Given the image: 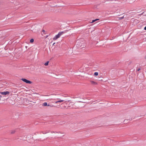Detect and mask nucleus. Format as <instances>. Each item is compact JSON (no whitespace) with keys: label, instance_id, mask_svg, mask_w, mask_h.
<instances>
[{"label":"nucleus","instance_id":"nucleus-1","mask_svg":"<svg viewBox=\"0 0 146 146\" xmlns=\"http://www.w3.org/2000/svg\"><path fill=\"white\" fill-rule=\"evenodd\" d=\"M68 31V30H66V31L64 32L62 31L59 32L57 35H56L54 36V37L53 38V39L54 40H56L57 39L59 38L61 35H62L64 33H65Z\"/></svg>","mask_w":146,"mask_h":146},{"label":"nucleus","instance_id":"nucleus-2","mask_svg":"<svg viewBox=\"0 0 146 146\" xmlns=\"http://www.w3.org/2000/svg\"><path fill=\"white\" fill-rule=\"evenodd\" d=\"M21 80L23 82H24L27 83L31 84L32 83V82L29 81L25 78H22Z\"/></svg>","mask_w":146,"mask_h":146},{"label":"nucleus","instance_id":"nucleus-3","mask_svg":"<svg viewBox=\"0 0 146 146\" xmlns=\"http://www.w3.org/2000/svg\"><path fill=\"white\" fill-rule=\"evenodd\" d=\"M90 82L91 84L93 85L94 86V85H97L98 84L96 82H94V81L90 80Z\"/></svg>","mask_w":146,"mask_h":146},{"label":"nucleus","instance_id":"nucleus-4","mask_svg":"<svg viewBox=\"0 0 146 146\" xmlns=\"http://www.w3.org/2000/svg\"><path fill=\"white\" fill-rule=\"evenodd\" d=\"M2 94L3 95H6L7 94H9V92L8 91H6L5 92H1L0 93Z\"/></svg>","mask_w":146,"mask_h":146},{"label":"nucleus","instance_id":"nucleus-5","mask_svg":"<svg viewBox=\"0 0 146 146\" xmlns=\"http://www.w3.org/2000/svg\"><path fill=\"white\" fill-rule=\"evenodd\" d=\"M43 105L42 106H49L50 105L49 104H48V105L47 103V102H44V103L42 104Z\"/></svg>","mask_w":146,"mask_h":146},{"label":"nucleus","instance_id":"nucleus-6","mask_svg":"<svg viewBox=\"0 0 146 146\" xmlns=\"http://www.w3.org/2000/svg\"><path fill=\"white\" fill-rule=\"evenodd\" d=\"M64 101V100H60V99H59V100L58 101H56L55 102L56 103H57L58 102H63Z\"/></svg>","mask_w":146,"mask_h":146},{"label":"nucleus","instance_id":"nucleus-7","mask_svg":"<svg viewBox=\"0 0 146 146\" xmlns=\"http://www.w3.org/2000/svg\"><path fill=\"white\" fill-rule=\"evenodd\" d=\"M49 132V130H47L46 131H43L42 132L43 134H45L46 133H48Z\"/></svg>","mask_w":146,"mask_h":146},{"label":"nucleus","instance_id":"nucleus-8","mask_svg":"<svg viewBox=\"0 0 146 146\" xmlns=\"http://www.w3.org/2000/svg\"><path fill=\"white\" fill-rule=\"evenodd\" d=\"M98 20H99V19H96L94 20H92V22H91V23H94V22H95V21H96Z\"/></svg>","mask_w":146,"mask_h":146},{"label":"nucleus","instance_id":"nucleus-9","mask_svg":"<svg viewBox=\"0 0 146 146\" xmlns=\"http://www.w3.org/2000/svg\"><path fill=\"white\" fill-rule=\"evenodd\" d=\"M74 98H79V96L78 95H75L74 96Z\"/></svg>","mask_w":146,"mask_h":146},{"label":"nucleus","instance_id":"nucleus-10","mask_svg":"<svg viewBox=\"0 0 146 146\" xmlns=\"http://www.w3.org/2000/svg\"><path fill=\"white\" fill-rule=\"evenodd\" d=\"M49 62L48 61L46 62L45 64L44 65L46 66H47Z\"/></svg>","mask_w":146,"mask_h":146},{"label":"nucleus","instance_id":"nucleus-11","mask_svg":"<svg viewBox=\"0 0 146 146\" xmlns=\"http://www.w3.org/2000/svg\"><path fill=\"white\" fill-rule=\"evenodd\" d=\"M98 72H96L94 73V75L95 76H97L98 75Z\"/></svg>","mask_w":146,"mask_h":146},{"label":"nucleus","instance_id":"nucleus-12","mask_svg":"<svg viewBox=\"0 0 146 146\" xmlns=\"http://www.w3.org/2000/svg\"><path fill=\"white\" fill-rule=\"evenodd\" d=\"M34 40L33 38H32V39H31V40H30V42L31 43L33 42H34Z\"/></svg>","mask_w":146,"mask_h":146},{"label":"nucleus","instance_id":"nucleus-13","mask_svg":"<svg viewBox=\"0 0 146 146\" xmlns=\"http://www.w3.org/2000/svg\"><path fill=\"white\" fill-rule=\"evenodd\" d=\"M123 18H124V16H123L122 17H119V19L120 20H121V19H123Z\"/></svg>","mask_w":146,"mask_h":146},{"label":"nucleus","instance_id":"nucleus-14","mask_svg":"<svg viewBox=\"0 0 146 146\" xmlns=\"http://www.w3.org/2000/svg\"><path fill=\"white\" fill-rule=\"evenodd\" d=\"M15 130H13L11 131V134H13L15 133Z\"/></svg>","mask_w":146,"mask_h":146},{"label":"nucleus","instance_id":"nucleus-15","mask_svg":"<svg viewBox=\"0 0 146 146\" xmlns=\"http://www.w3.org/2000/svg\"><path fill=\"white\" fill-rule=\"evenodd\" d=\"M56 131H51V132L52 133H56Z\"/></svg>","mask_w":146,"mask_h":146},{"label":"nucleus","instance_id":"nucleus-16","mask_svg":"<svg viewBox=\"0 0 146 146\" xmlns=\"http://www.w3.org/2000/svg\"><path fill=\"white\" fill-rule=\"evenodd\" d=\"M56 133H61L60 131H58V132H56Z\"/></svg>","mask_w":146,"mask_h":146},{"label":"nucleus","instance_id":"nucleus-17","mask_svg":"<svg viewBox=\"0 0 146 146\" xmlns=\"http://www.w3.org/2000/svg\"><path fill=\"white\" fill-rule=\"evenodd\" d=\"M144 29L146 30V26L144 27Z\"/></svg>","mask_w":146,"mask_h":146},{"label":"nucleus","instance_id":"nucleus-18","mask_svg":"<svg viewBox=\"0 0 146 146\" xmlns=\"http://www.w3.org/2000/svg\"><path fill=\"white\" fill-rule=\"evenodd\" d=\"M140 70V68H138V69H137V71H139V70Z\"/></svg>","mask_w":146,"mask_h":146},{"label":"nucleus","instance_id":"nucleus-19","mask_svg":"<svg viewBox=\"0 0 146 146\" xmlns=\"http://www.w3.org/2000/svg\"><path fill=\"white\" fill-rule=\"evenodd\" d=\"M144 58L145 59H146V55L145 56Z\"/></svg>","mask_w":146,"mask_h":146},{"label":"nucleus","instance_id":"nucleus-20","mask_svg":"<svg viewBox=\"0 0 146 146\" xmlns=\"http://www.w3.org/2000/svg\"><path fill=\"white\" fill-rule=\"evenodd\" d=\"M55 42H54V43H53V44H52L53 46L54 45V44H55Z\"/></svg>","mask_w":146,"mask_h":146},{"label":"nucleus","instance_id":"nucleus-21","mask_svg":"<svg viewBox=\"0 0 146 146\" xmlns=\"http://www.w3.org/2000/svg\"><path fill=\"white\" fill-rule=\"evenodd\" d=\"M80 44H82V43H80L79 44H80Z\"/></svg>","mask_w":146,"mask_h":146},{"label":"nucleus","instance_id":"nucleus-22","mask_svg":"<svg viewBox=\"0 0 146 146\" xmlns=\"http://www.w3.org/2000/svg\"><path fill=\"white\" fill-rule=\"evenodd\" d=\"M42 31H43V32H44V31H44V30Z\"/></svg>","mask_w":146,"mask_h":146},{"label":"nucleus","instance_id":"nucleus-23","mask_svg":"<svg viewBox=\"0 0 146 146\" xmlns=\"http://www.w3.org/2000/svg\"><path fill=\"white\" fill-rule=\"evenodd\" d=\"M78 44H77L76 45H77V46H78Z\"/></svg>","mask_w":146,"mask_h":146}]
</instances>
